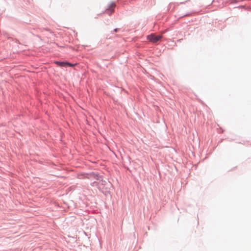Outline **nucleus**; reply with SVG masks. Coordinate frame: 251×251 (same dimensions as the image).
<instances>
[{
	"instance_id": "f03ea898",
	"label": "nucleus",
	"mask_w": 251,
	"mask_h": 251,
	"mask_svg": "<svg viewBox=\"0 0 251 251\" xmlns=\"http://www.w3.org/2000/svg\"><path fill=\"white\" fill-rule=\"evenodd\" d=\"M116 6V4L115 3L112 2L110 4L109 6V8L106 10V12L109 14L110 15L114 12V8Z\"/></svg>"
},
{
	"instance_id": "f257e3e1",
	"label": "nucleus",
	"mask_w": 251,
	"mask_h": 251,
	"mask_svg": "<svg viewBox=\"0 0 251 251\" xmlns=\"http://www.w3.org/2000/svg\"><path fill=\"white\" fill-rule=\"evenodd\" d=\"M162 38V36L161 35H155L154 34H151L148 36V39L153 43H156L158 42Z\"/></svg>"
},
{
	"instance_id": "7ed1b4c3",
	"label": "nucleus",
	"mask_w": 251,
	"mask_h": 251,
	"mask_svg": "<svg viewBox=\"0 0 251 251\" xmlns=\"http://www.w3.org/2000/svg\"><path fill=\"white\" fill-rule=\"evenodd\" d=\"M54 63L60 67H65L66 66V62L55 61Z\"/></svg>"
},
{
	"instance_id": "20e7f679",
	"label": "nucleus",
	"mask_w": 251,
	"mask_h": 251,
	"mask_svg": "<svg viewBox=\"0 0 251 251\" xmlns=\"http://www.w3.org/2000/svg\"><path fill=\"white\" fill-rule=\"evenodd\" d=\"M66 66H69L70 67H74V66H75V65H76L75 64H73L71 63L68 62H66Z\"/></svg>"
}]
</instances>
